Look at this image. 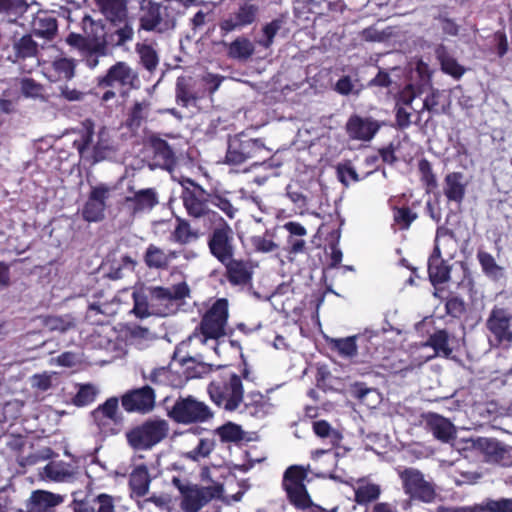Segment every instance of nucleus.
Masks as SVG:
<instances>
[{
  "label": "nucleus",
  "instance_id": "f257e3e1",
  "mask_svg": "<svg viewBox=\"0 0 512 512\" xmlns=\"http://www.w3.org/2000/svg\"><path fill=\"white\" fill-rule=\"evenodd\" d=\"M82 33L70 32L65 39L67 45L77 51L80 60L89 68L98 66L100 58L109 55L111 48L123 45L128 39V22L106 32L101 21L85 15L81 20Z\"/></svg>",
  "mask_w": 512,
  "mask_h": 512
},
{
  "label": "nucleus",
  "instance_id": "f03ea898",
  "mask_svg": "<svg viewBox=\"0 0 512 512\" xmlns=\"http://www.w3.org/2000/svg\"><path fill=\"white\" fill-rule=\"evenodd\" d=\"M130 155L139 161L138 164L147 165L151 169L160 168L171 172L177 165L174 148L152 132L146 133L141 140L132 141Z\"/></svg>",
  "mask_w": 512,
  "mask_h": 512
},
{
  "label": "nucleus",
  "instance_id": "7ed1b4c3",
  "mask_svg": "<svg viewBox=\"0 0 512 512\" xmlns=\"http://www.w3.org/2000/svg\"><path fill=\"white\" fill-rule=\"evenodd\" d=\"M220 372L208 384L211 401L227 411L236 410L243 402L244 388L241 377L229 366H221Z\"/></svg>",
  "mask_w": 512,
  "mask_h": 512
},
{
  "label": "nucleus",
  "instance_id": "20e7f679",
  "mask_svg": "<svg viewBox=\"0 0 512 512\" xmlns=\"http://www.w3.org/2000/svg\"><path fill=\"white\" fill-rule=\"evenodd\" d=\"M228 318V300L218 298L202 315L199 325L196 326L187 340L190 341L194 337H199L202 344H205L209 339L218 340L226 335Z\"/></svg>",
  "mask_w": 512,
  "mask_h": 512
},
{
  "label": "nucleus",
  "instance_id": "39448f33",
  "mask_svg": "<svg viewBox=\"0 0 512 512\" xmlns=\"http://www.w3.org/2000/svg\"><path fill=\"white\" fill-rule=\"evenodd\" d=\"M96 80L95 95L102 103L108 104L113 100L118 105L126 102L128 65L125 62L112 65L105 75L97 77Z\"/></svg>",
  "mask_w": 512,
  "mask_h": 512
},
{
  "label": "nucleus",
  "instance_id": "423d86ee",
  "mask_svg": "<svg viewBox=\"0 0 512 512\" xmlns=\"http://www.w3.org/2000/svg\"><path fill=\"white\" fill-rule=\"evenodd\" d=\"M211 215L213 228L207 237V246L210 254L219 263H225L236 253L234 231L222 216Z\"/></svg>",
  "mask_w": 512,
  "mask_h": 512
},
{
  "label": "nucleus",
  "instance_id": "0eeeda50",
  "mask_svg": "<svg viewBox=\"0 0 512 512\" xmlns=\"http://www.w3.org/2000/svg\"><path fill=\"white\" fill-rule=\"evenodd\" d=\"M485 327L497 346H512V301L497 302L491 308Z\"/></svg>",
  "mask_w": 512,
  "mask_h": 512
},
{
  "label": "nucleus",
  "instance_id": "6e6552de",
  "mask_svg": "<svg viewBox=\"0 0 512 512\" xmlns=\"http://www.w3.org/2000/svg\"><path fill=\"white\" fill-rule=\"evenodd\" d=\"M191 290L189 285L182 281L170 287L156 286L150 289L151 306L156 314L168 316L175 314L186 298H189Z\"/></svg>",
  "mask_w": 512,
  "mask_h": 512
},
{
  "label": "nucleus",
  "instance_id": "1a4fd4ad",
  "mask_svg": "<svg viewBox=\"0 0 512 512\" xmlns=\"http://www.w3.org/2000/svg\"><path fill=\"white\" fill-rule=\"evenodd\" d=\"M310 466L290 465L286 468L282 477V489L286 493L288 502L296 509H304L309 506L310 494L305 485Z\"/></svg>",
  "mask_w": 512,
  "mask_h": 512
},
{
  "label": "nucleus",
  "instance_id": "9d476101",
  "mask_svg": "<svg viewBox=\"0 0 512 512\" xmlns=\"http://www.w3.org/2000/svg\"><path fill=\"white\" fill-rule=\"evenodd\" d=\"M268 151L262 139L246 138L240 135L229 140L226 152V163L240 165L252 160L253 164L262 163L266 160Z\"/></svg>",
  "mask_w": 512,
  "mask_h": 512
},
{
  "label": "nucleus",
  "instance_id": "9b49d317",
  "mask_svg": "<svg viewBox=\"0 0 512 512\" xmlns=\"http://www.w3.org/2000/svg\"><path fill=\"white\" fill-rule=\"evenodd\" d=\"M172 484L181 494V508L185 512H199L212 499L220 497L221 485L198 486L196 484H184L179 477L172 478Z\"/></svg>",
  "mask_w": 512,
  "mask_h": 512
},
{
  "label": "nucleus",
  "instance_id": "f8f14e48",
  "mask_svg": "<svg viewBox=\"0 0 512 512\" xmlns=\"http://www.w3.org/2000/svg\"><path fill=\"white\" fill-rule=\"evenodd\" d=\"M93 138L94 124L91 120H86L79 130V137L73 141V147L77 149L80 158L91 165L103 161L112 151V148L103 140L102 132L99 133L98 141L90 150Z\"/></svg>",
  "mask_w": 512,
  "mask_h": 512
},
{
  "label": "nucleus",
  "instance_id": "ddd939ff",
  "mask_svg": "<svg viewBox=\"0 0 512 512\" xmlns=\"http://www.w3.org/2000/svg\"><path fill=\"white\" fill-rule=\"evenodd\" d=\"M137 7L139 8L140 29L148 32L164 33L175 28L176 18L168 6H161L152 0H148L137 5Z\"/></svg>",
  "mask_w": 512,
  "mask_h": 512
},
{
  "label": "nucleus",
  "instance_id": "4468645a",
  "mask_svg": "<svg viewBox=\"0 0 512 512\" xmlns=\"http://www.w3.org/2000/svg\"><path fill=\"white\" fill-rule=\"evenodd\" d=\"M168 416L179 424H197L209 421L213 412L206 403L189 395L179 397L168 411Z\"/></svg>",
  "mask_w": 512,
  "mask_h": 512
},
{
  "label": "nucleus",
  "instance_id": "2eb2a0df",
  "mask_svg": "<svg viewBox=\"0 0 512 512\" xmlns=\"http://www.w3.org/2000/svg\"><path fill=\"white\" fill-rule=\"evenodd\" d=\"M89 298L85 320L90 325L108 323L109 318L118 313L122 304L116 295L108 294L103 289L95 290Z\"/></svg>",
  "mask_w": 512,
  "mask_h": 512
},
{
  "label": "nucleus",
  "instance_id": "dca6fc26",
  "mask_svg": "<svg viewBox=\"0 0 512 512\" xmlns=\"http://www.w3.org/2000/svg\"><path fill=\"white\" fill-rule=\"evenodd\" d=\"M169 432L166 420L155 418L144 421L141 425L130 429V446L147 450L164 440Z\"/></svg>",
  "mask_w": 512,
  "mask_h": 512
},
{
  "label": "nucleus",
  "instance_id": "f3484780",
  "mask_svg": "<svg viewBox=\"0 0 512 512\" xmlns=\"http://www.w3.org/2000/svg\"><path fill=\"white\" fill-rule=\"evenodd\" d=\"M93 422L104 435L118 434L124 425V418L119 410V399L108 398L91 412Z\"/></svg>",
  "mask_w": 512,
  "mask_h": 512
},
{
  "label": "nucleus",
  "instance_id": "a211bd4d",
  "mask_svg": "<svg viewBox=\"0 0 512 512\" xmlns=\"http://www.w3.org/2000/svg\"><path fill=\"white\" fill-rule=\"evenodd\" d=\"M258 14L259 6L253 3V0H244L239 4L237 10L218 22L221 37L224 38L231 32L240 31L253 24Z\"/></svg>",
  "mask_w": 512,
  "mask_h": 512
},
{
  "label": "nucleus",
  "instance_id": "6ab92c4d",
  "mask_svg": "<svg viewBox=\"0 0 512 512\" xmlns=\"http://www.w3.org/2000/svg\"><path fill=\"white\" fill-rule=\"evenodd\" d=\"M403 489L411 498L430 503L435 499L433 485L424 479L423 474L414 468H406L400 473Z\"/></svg>",
  "mask_w": 512,
  "mask_h": 512
},
{
  "label": "nucleus",
  "instance_id": "aec40b11",
  "mask_svg": "<svg viewBox=\"0 0 512 512\" xmlns=\"http://www.w3.org/2000/svg\"><path fill=\"white\" fill-rule=\"evenodd\" d=\"M185 182L193 187V189L184 187L182 192L183 205L187 214L193 218H206L212 222L211 214L218 213L210 210L207 207L205 200L200 198L205 192L204 189L192 179L186 178Z\"/></svg>",
  "mask_w": 512,
  "mask_h": 512
},
{
  "label": "nucleus",
  "instance_id": "412c9836",
  "mask_svg": "<svg viewBox=\"0 0 512 512\" xmlns=\"http://www.w3.org/2000/svg\"><path fill=\"white\" fill-rule=\"evenodd\" d=\"M381 123L368 116L363 117L359 114H352L345 124V132L350 140L371 141L381 128Z\"/></svg>",
  "mask_w": 512,
  "mask_h": 512
},
{
  "label": "nucleus",
  "instance_id": "4be33fe9",
  "mask_svg": "<svg viewBox=\"0 0 512 512\" xmlns=\"http://www.w3.org/2000/svg\"><path fill=\"white\" fill-rule=\"evenodd\" d=\"M114 189L115 187H109L105 184L93 186L82 209L83 219L88 222H98L102 220L106 209V200L110 192Z\"/></svg>",
  "mask_w": 512,
  "mask_h": 512
},
{
  "label": "nucleus",
  "instance_id": "5701e85b",
  "mask_svg": "<svg viewBox=\"0 0 512 512\" xmlns=\"http://www.w3.org/2000/svg\"><path fill=\"white\" fill-rule=\"evenodd\" d=\"M225 267L224 276L231 286L245 287L252 283L254 274V265L251 260L234 256L225 263H221Z\"/></svg>",
  "mask_w": 512,
  "mask_h": 512
},
{
  "label": "nucleus",
  "instance_id": "b1692460",
  "mask_svg": "<svg viewBox=\"0 0 512 512\" xmlns=\"http://www.w3.org/2000/svg\"><path fill=\"white\" fill-rule=\"evenodd\" d=\"M64 501V495L37 489L32 491L26 500L25 512H56V508Z\"/></svg>",
  "mask_w": 512,
  "mask_h": 512
},
{
  "label": "nucleus",
  "instance_id": "393cba45",
  "mask_svg": "<svg viewBox=\"0 0 512 512\" xmlns=\"http://www.w3.org/2000/svg\"><path fill=\"white\" fill-rule=\"evenodd\" d=\"M389 202L393 218L392 228L395 231H408L419 218L418 209L421 206V201L414 200L410 204L403 203L401 205L392 204V200Z\"/></svg>",
  "mask_w": 512,
  "mask_h": 512
},
{
  "label": "nucleus",
  "instance_id": "a878e982",
  "mask_svg": "<svg viewBox=\"0 0 512 512\" xmlns=\"http://www.w3.org/2000/svg\"><path fill=\"white\" fill-rule=\"evenodd\" d=\"M429 281L434 288L438 285L447 283L451 278V266L442 257L439 244H435L428 258L427 267Z\"/></svg>",
  "mask_w": 512,
  "mask_h": 512
},
{
  "label": "nucleus",
  "instance_id": "bb28decb",
  "mask_svg": "<svg viewBox=\"0 0 512 512\" xmlns=\"http://www.w3.org/2000/svg\"><path fill=\"white\" fill-rule=\"evenodd\" d=\"M467 185L468 181L462 172H449L443 179V194L448 202L460 205L465 199Z\"/></svg>",
  "mask_w": 512,
  "mask_h": 512
},
{
  "label": "nucleus",
  "instance_id": "cd10ccee",
  "mask_svg": "<svg viewBox=\"0 0 512 512\" xmlns=\"http://www.w3.org/2000/svg\"><path fill=\"white\" fill-rule=\"evenodd\" d=\"M179 363L183 369L182 374L172 382V385L179 388L183 387L188 380L203 378L213 370L211 364L198 362L193 357H183L179 359Z\"/></svg>",
  "mask_w": 512,
  "mask_h": 512
},
{
  "label": "nucleus",
  "instance_id": "c85d7f7f",
  "mask_svg": "<svg viewBox=\"0 0 512 512\" xmlns=\"http://www.w3.org/2000/svg\"><path fill=\"white\" fill-rule=\"evenodd\" d=\"M156 395L153 388L146 385L141 388L130 390L129 410L145 415L153 411Z\"/></svg>",
  "mask_w": 512,
  "mask_h": 512
},
{
  "label": "nucleus",
  "instance_id": "c756f323",
  "mask_svg": "<svg viewBox=\"0 0 512 512\" xmlns=\"http://www.w3.org/2000/svg\"><path fill=\"white\" fill-rule=\"evenodd\" d=\"M426 429L433 436L443 442L448 443L455 438V428L453 424L443 416L436 413H429L425 417Z\"/></svg>",
  "mask_w": 512,
  "mask_h": 512
},
{
  "label": "nucleus",
  "instance_id": "7c9ffc66",
  "mask_svg": "<svg viewBox=\"0 0 512 512\" xmlns=\"http://www.w3.org/2000/svg\"><path fill=\"white\" fill-rule=\"evenodd\" d=\"M102 13L116 27L128 22L126 0H94Z\"/></svg>",
  "mask_w": 512,
  "mask_h": 512
},
{
  "label": "nucleus",
  "instance_id": "2f4dec72",
  "mask_svg": "<svg viewBox=\"0 0 512 512\" xmlns=\"http://www.w3.org/2000/svg\"><path fill=\"white\" fill-rule=\"evenodd\" d=\"M74 512H114L113 498L107 494L87 497L85 500L73 501Z\"/></svg>",
  "mask_w": 512,
  "mask_h": 512
},
{
  "label": "nucleus",
  "instance_id": "473e14b6",
  "mask_svg": "<svg viewBox=\"0 0 512 512\" xmlns=\"http://www.w3.org/2000/svg\"><path fill=\"white\" fill-rule=\"evenodd\" d=\"M475 446L487 458L497 463H505V456L509 453L510 448L494 438H478Z\"/></svg>",
  "mask_w": 512,
  "mask_h": 512
},
{
  "label": "nucleus",
  "instance_id": "72a5a7b5",
  "mask_svg": "<svg viewBox=\"0 0 512 512\" xmlns=\"http://www.w3.org/2000/svg\"><path fill=\"white\" fill-rule=\"evenodd\" d=\"M435 56L441 66V70L447 74L452 76L454 79H460L466 69L464 66L460 65L456 58H454L447 47L443 44H440L435 49Z\"/></svg>",
  "mask_w": 512,
  "mask_h": 512
},
{
  "label": "nucleus",
  "instance_id": "f704fd0d",
  "mask_svg": "<svg viewBox=\"0 0 512 512\" xmlns=\"http://www.w3.org/2000/svg\"><path fill=\"white\" fill-rule=\"evenodd\" d=\"M226 48V54L230 59L244 61L249 59L255 51L253 43L244 36H239L230 43L220 42Z\"/></svg>",
  "mask_w": 512,
  "mask_h": 512
},
{
  "label": "nucleus",
  "instance_id": "c9c22d12",
  "mask_svg": "<svg viewBox=\"0 0 512 512\" xmlns=\"http://www.w3.org/2000/svg\"><path fill=\"white\" fill-rule=\"evenodd\" d=\"M77 61L73 58L57 57L50 66L52 81H70L75 77Z\"/></svg>",
  "mask_w": 512,
  "mask_h": 512
},
{
  "label": "nucleus",
  "instance_id": "e433bc0d",
  "mask_svg": "<svg viewBox=\"0 0 512 512\" xmlns=\"http://www.w3.org/2000/svg\"><path fill=\"white\" fill-rule=\"evenodd\" d=\"M46 475L56 482H73L78 477H81L82 472L80 467L58 462L55 465H47L45 467Z\"/></svg>",
  "mask_w": 512,
  "mask_h": 512
},
{
  "label": "nucleus",
  "instance_id": "4c0bfd02",
  "mask_svg": "<svg viewBox=\"0 0 512 512\" xmlns=\"http://www.w3.org/2000/svg\"><path fill=\"white\" fill-rule=\"evenodd\" d=\"M157 203V193L153 188L141 189L130 197V208L133 214L149 212Z\"/></svg>",
  "mask_w": 512,
  "mask_h": 512
},
{
  "label": "nucleus",
  "instance_id": "58836bf2",
  "mask_svg": "<svg viewBox=\"0 0 512 512\" xmlns=\"http://www.w3.org/2000/svg\"><path fill=\"white\" fill-rule=\"evenodd\" d=\"M244 406L251 416L262 418L270 412L272 404L269 397L258 391H252L247 394Z\"/></svg>",
  "mask_w": 512,
  "mask_h": 512
},
{
  "label": "nucleus",
  "instance_id": "ea45409f",
  "mask_svg": "<svg viewBox=\"0 0 512 512\" xmlns=\"http://www.w3.org/2000/svg\"><path fill=\"white\" fill-rule=\"evenodd\" d=\"M199 238L198 230L191 227L188 220L176 217V225L170 235V240L179 245H187Z\"/></svg>",
  "mask_w": 512,
  "mask_h": 512
},
{
  "label": "nucleus",
  "instance_id": "a19ab883",
  "mask_svg": "<svg viewBox=\"0 0 512 512\" xmlns=\"http://www.w3.org/2000/svg\"><path fill=\"white\" fill-rule=\"evenodd\" d=\"M435 298L444 301L446 315L453 319H461L466 311V303L464 299L453 292H450L446 298L441 295V290L433 293Z\"/></svg>",
  "mask_w": 512,
  "mask_h": 512
},
{
  "label": "nucleus",
  "instance_id": "79ce46f5",
  "mask_svg": "<svg viewBox=\"0 0 512 512\" xmlns=\"http://www.w3.org/2000/svg\"><path fill=\"white\" fill-rule=\"evenodd\" d=\"M477 259L486 277L493 281H499L504 277V268L497 264L491 253L480 250Z\"/></svg>",
  "mask_w": 512,
  "mask_h": 512
},
{
  "label": "nucleus",
  "instance_id": "37998d69",
  "mask_svg": "<svg viewBox=\"0 0 512 512\" xmlns=\"http://www.w3.org/2000/svg\"><path fill=\"white\" fill-rule=\"evenodd\" d=\"M13 50L15 60H25L27 58L36 57L38 54V44L32 38V35L25 34L19 39L14 40Z\"/></svg>",
  "mask_w": 512,
  "mask_h": 512
},
{
  "label": "nucleus",
  "instance_id": "c03bdc74",
  "mask_svg": "<svg viewBox=\"0 0 512 512\" xmlns=\"http://www.w3.org/2000/svg\"><path fill=\"white\" fill-rule=\"evenodd\" d=\"M449 339V333L445 329H439L429 336L427 345L435 351L436 355L449 358L453 352L449 346Z\"/></svg>",
  "mask_w": 512,
  "mask_h": 512
},
{
  "label": "nucleus",
  "instance_id": "a18cd8bd",
  "mask_svg": "<svg viewBox=\"0 0 512 512\" xmlns=\"http://www.w3.org/2000/svg\"><path fill=\"white\" fill-rule=\"evenodd\" d=\"M357 336L346 338L331 339L329 347L332 351L337 352L339 356L345 359H353L357 356Z\"/></svg>",
  "mask_w": 512,
  "mask_h": 512
},
{
  "label": "nucleus",
  "instance_id": "49530a36",
  "mask_svg": "<svg viewBox=\"0 0 512 512\" xmlns=\"http://www.w3.org/2000/svg\"><path fill=\"white\" fill-rule=\"evenodd\" d=\"M313 432L321 439H328L331 448L338 447L342 441V434L332 428L326 420H317L312 425Z\"/></svg>",
  "mask_w": 512,
  "mask_h": 512
},
{
  "label": "nucleus",
  "instance_id": "de8ad7c7",
  "mask_svg": "<svg viewBox=\"0 0 512 512\" xmlns=\"http://www.w3.org/2000/svg\"><path fill=\"white\" fill-rule=\"evenodd\" d=\"M150 481L148 469L144 465L136 467L130 473V488L138 496H143L147 493Z\"/></svg>",
  "mask_w": 512,
  "mask_h": 512
},
{
  "label": "nucleus",
  "instance_id": "09e8293b",
  "mask_svg": "<svg viewBox=\"0 0 512 512\" xmlns=\"http://www.w3.org/2000/svg\"><path fill=\"white\" fill-rule=\"evenodd\" d=\"M381 494V489L378 484L367 483L359 485L354 492V501L358 505H367L373 501H376Z\"/></svg>",
  "mask_w": 512,
  "mask_h": 512
},
{
  "label": "nucleus",
  "instance_id": "8fccbe9b",
  "mask_svg": "<svg viewBox=\"0 0 512 512\" xmlns=\"http://www.w3.org/2000/svg\"><path fill=\"white\" fill-rule=\"evenodd\" d=\"M135 49L140 58V64L147 71H154L159 64L156 50L151 45L145 43H137Z\"/></svg>",
  "mask_w": 512,
  "mask_h": 512
},
{
  "label": "nucleus",
  "instance_id": "3c124183",
  "mask_svg": "<svg viewBox=\"0 0 512 512\" xmlns=\"http://www.w3.org/2000/svg\"><path fill=\"white\" fill-rule=\"evenodd\" d=\"M78 390L72 398V403L77 407L88 406L93 403L99 393L98 388L91 383L78 384Z\"/></svg>",
  "mask_w": 512,
  "mask_h": 512
},
{
  "label": "nucleus",
  "instance_id": "603ef678",
  "mask_svg": "<svg viewBox=\"0 0 512 512\" xmlns=\"http://www.w3.org/2000/svg\"><path fill=\"white\" fill-rule=\"evenodd\" d=\"M144 262L149 268L166 270L167 257L163 249L150 244L144 254Z\"/></svg>",
  "mask_w": 512,
  "mask_h": 512
},
{
  "label": "nucleus",
  "instance_id": "864d4df0",
  "mask_svg": "<svg viewBox=\"0 0 512 512\" xmlns=\"http://www.w3.org/2000/svg\"><path fill=\"white\" fill-rule=\"evenodd\" d=\"M215 435L219 436L223 443L239 442L243 439L244 432L240 425L233 422H227L214 430Z\"/></svg>",
  "mask_w": 512,
  "mask_h": 512
},
{
  "label": "nucleus",
  "instance_id": "5fc2aeb1",
  "mask_svg": "<svg viewBox=\"0 0 512 512\" xmlns=\"http://www.w3.org/2000/svg\"><path fill=\"white\" fill-rule=\"evenodd\" d=\"M175 94L176 102L182 107H188L191 102L197 100V96L191 90L189 80L184 76L177 78Z\"/></svg>",
  "mask_w": 512,
  "mask_h": 512
},
{
  "label": "nucleus",
  "instance_id": "6e6d98bb",
  "mask_svg": "<svg viewBox=\"0 0 512 512\" xmlns=\"http://www.w3.org/2000/svg\"><path fill=\"white\" fill-rule=\"evenodd\" d=\"M58 30L57 20L53 17L47 16L39 18L34 22L33 32L36 36L48 40H52Z\"/></svg>",
  "mask_w": 512,
  "mask_h": 512
},
{
  "label": "nucleus",
  "instance_id": "4d7b16f0",
  "mask_svg": "<svg viewBox=\"0 0 512 512\" xmlns=\"http://www.w3.org/2000/svg\"><path fill=\"white\" fill-rule=\"evenodd\" d=\"M418 171L420 180L426 189V192H432L438 186L436 175L433 172L432 165L429 160L422 158L418 162Z\"/></svg>",
  "mask_w": 512,
  "mask_h": 512
},
{
  "label": "nucleus",
  "instance_id": "13d9d810",
  "mask_svg": "<svg viewBox=\"0 0 512 512\" xmlns=\"http://www.w3.org/2000/svg\"><path fill=\"white\" fill-rule=\"evenodd\" d=\"M215 440L202 438L199 440L198 445L187 453V457L193 461H198L200 458L208 457L215 449Z\"/></svg>",
  "mask_w": 512,
  "mask_h": 512
},
{
  "label": "nucleus",
  "instance_id": "bf43d9fd",
  "mask_svg": "<svg viewBox=\"0 0 512 512\" xmlns=\"http://www.w3.org/2000/svg\"><path fill=\"white\" fill-rule=\"evenodd\" d=\"M20 89L23 96L27 98H39L42 97L44 87L41 83L37 82L33 78H23L20 82Z\"/></svg>",
  "mask_w": 512,
  "mask_h": 512
},
{
  "label": "nucleus",
  "instance_id": "052dcab7",
  "mask_svg": "<svg viewBox=\"0 0 512 512\" xmlns=\"http://www.w3.org/2000/svg\"><path fill=\"white\" fill-rule=\"evenodd\" d=\"M267 236L268 233L266 232L263 236L251 237V245L256 252L269 253L275 251L278 248V245L273 241L272 237Z\"/></svg>",
  "mask_w": 512,
  "mask_h": 512
},
{
  "label": "nucleus",
  "instance_id": "680f3d73",
  "mask_svg": "<svg viewBox=\"0 0 512 512\" xmlns=\"http://www.w3.org/2000/svg\"><path fill=\"white\" fill-rule=\"evenodd\" d=\"M282 21L280 19H274L271 22L265 24L262 28L264 39L260 40L259 44L264 48H269L274 42V38L280 30Z\"/></svg>",
  "mask_w": 512,
  "mask_h": 512
},
{
  "label": "nucleus",
  "instance_id": "e2e57ef3",
  "mask_svg": "<svg viewBox=\"0 0 512 512\" xmlns=\"http://www.w3.org/2000/svg\"><path fill=\"white\" fill-rule=\"evenodd\" d=\"M210 203L220 209L229 219H233L237 209L232 205L231 201L220 194H213Z\"/></svg>",
  "mask_w": 512,
  "mask_h": 512
},
{
  "label": "nucleus",
  "instance_id": "0e129e2a",
  "mask_svg": "<svg viewBox=\"0 0 512 512\" xmlns=\"http://www.w3.org/2000/svg\"><path fill=\"white\" fill-rule=\"evenodd\" d=\"M337 174L339 181L344 186L349 185V182L347 180L348 178L353 182H359L361 180L356 170L349 163L338 165Z\"/></svg>",
  "mask_w": 512,
  "mask_h": 512
},
{
  "label": "nucleus",
  "instance_id": "69168bd1",
  "mask_svg": "<svg viewBox=\"0 0 512 512\" xmlns=\"http://www.w3.org/2000/svg\"><path fill=\"white\" fill-rule=\"evenodd\" d=\"M395 112V127L399 130H405L412 124L411 116L412 113L407 110L406 107L396 106L394 107Z\"/></svg>",
  "mask_w": 512,
  "mask_h": 512
},
{
  "label": "nucleus",
  "instance_id": "338daca9",
  "mask_svg": "<svg viewBox=\"0 0 512 512\" xmlns=\"http://www.w3.org/2000/svg\"><path fill=\"white\" fill-rule=\"evenodd\" d=\"M132 297L134 300V307L130 310V313H134L140 318L149 316L151 313L149 312V303L147 298L137 292H133Z\"/></svg>",
  "mask_w": 512,
  "mask_h": 512
},
{
  "label": "nucleus",
  "instance_id": "774afa93",
  "mask_svg": "<svg viewBox=\"0 0 512 512\" xmlns=\"http://www.w3.org/2000/svg\"><path fill=\"white\" fill-rule=\"evenodd\" d=\"M486 509L488 512H512V499L489 500Z\"/></svg>",
  "mask_w": 512,
  "mask_h": 512
}]
</instances>
